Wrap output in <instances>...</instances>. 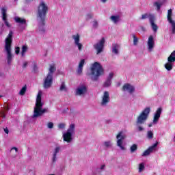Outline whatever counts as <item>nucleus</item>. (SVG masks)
Returning a JSON list of instances; mask_svg holds the SVG:
<instances>
[{
  "label": "nucleus",
  "instance_id": "nucleus-1",
  "mask_svg": "<svg viewBox=\"0 0 175 175\" xmlns=\"http://www.w3.org/2000/svg\"><path fill=\"white\" fill-rule=\"evenodd\" d=\"M48 13L49 7L42 1L37 8V20H39L40 27H44L46 25V17Z\"/></svg>",
  "mask_w": 175,
  "mask_h": 175
},
{
  "label": "nucleus",
  "instance_id": "nucleus-2",
  "mask_svg": "<svg viewBox=\"0 0 175 175\" xmlns=\"http://www.w3.org/2000/svg\"><path fill=\"white\" fill-rule=\"evenodd\" d=\"M43 95V92L42 91H39L37 95L36 105L34 107V111L33 114V118H36L38 117H40V116H43L44 113H47V109H43V103H42V96Z\"/></svg>",
  "mask_w": 175,
  "mask_h": 175
},
{
  "label": "nucleus",
  "instance_id": "nucleus-3",
  "mask_svg": "<svg viewBox=\"0 0 175 175\" xmlns=\"http://www.w3.org/2000/svg\"><path fill=\"white\" fill-rule=\"evenodd\" d=\"M13 42V31H10L7 38H5V49L7 51V64H12V59H13V55L12 54V43Z\"/></svg>",
  "mask_w": 175,
  "mask_h": 175
},
{
  "label": "nucleus",
  "instance_id": "nucleus-4",
  "mask_svg": "<svg viewBox=\"0 0 175 175\" xmlns=\"http://www.w3.org/2000/svg\"><path fill=\"white\" fill-rule=\"evenodd\" d=\"M91 73L88 74V76H93L92 77V80L93 81H98V79H99L100 76L103 75V66L99 64L98 62H95L90 68Z\"/></svg>",
  "mask_w": 175,
  "mask_h": 175
},
{
  "label": "nucleus",
  "instance_id": "nucleus-5",
  "mask_svg": "<svg viewBox=\"0 0 175 175\" xmlns=\"http://www.w3.org/2000/svg\"><path fill=\"white\" fill-rule=\"evenodd\" d=\"M150 107H146L142 111L139 116L137 117L136 120V126L138 128L139 132H142L144 131V129L140 125H143L146 121H147V118H148V116L150 114Z\"/></svg>",
  "mask_w": 175,
  "mask_h": 175
},
{
  "label": "nucleus",
  "instance_id": "nucleus-6",
  "mask_svg": "<svg viewBox=\"0 0 175 175\" xmlns=\"http://www.w3.org/2000/svg\"><path fill=\"white\" fill-rule=\"evenodd\" d=\"M75 132V124H70L68 129L67 130V132L65 133L63 135V139L64 142H66L67 143H70L73 140L72 138V135H73V133Z\"/></svg>",
  "mask_w": 175,
  "mask_h": 175
},
{
  "label": "nucleus",
  "instance_id": "nucleus-7",
  "mask_svg": "<svg viewBox=\"0 0 175 175\" xmlns=\"http://www.w3.org/2000/svg\"><path fill=\"white\" fill-rule=\"evenodd\" d=\"M117 140V146L120 147L121 150H125V147L122 146V143L125 139H126V135L124 133V131H120L118 134L116 135Z\"/></svg>",
  "mask_w": 175,
  "mask_h": 175
},
{
  "label": "nucleus",
  "instance_id": "nucleus-8",
  "mask_svg": "<svg viewBox=\"0 0 175 175\" xmlns=\"http://www.w3.org/2000/svg\"><path fill=\"white\" fill-rule=\"evenodd\" d=\"M105 38H103L98 42L93 45L94 49L96 51V54H100L105 49Z\"/></svg>",
  "mask_w": 175,
  "mask_h": 175
},
{
  "label": "nucleus",
  "instance_id": "nucleus-9",
  "mask_svg": "<svg viewBox=\"0 0 175 175\" xmlns=\"http://www.w3.org/2000/svg\"><path fill=\"white\" fill-rule=\"evenodd\" d=\"M53 77L50 75H46V77L44 79L43 82V88L45 90H49V88H51L53 85Z\"/></svg>",
  "mask_w": 175,
  "mask_h": 175
},
{
  "label": "nucleus",
  "instance_id": "nucleus-10",
  "mask_svg": "<svg viewBox=\"0 0 175 175\" xmlns=\"http://www.w3.org/2000/svg\"><path fill=\"white\" fill-rule=\"evenodd\" d=\"M172 14H173V11L172 10V9L168 10L167 18V21L172 25V33L174 34L175 33V22L172 18Z\"/></svg>",
  "mask_w": 175,
  "mask_h": 175
},
{
  "label": "nucleus",
  "instance_id": "nucleus-11",
  "mask_svg": "<svg viewBox=\"0 0 175 175\" xmlns=\"http://www.w3.org/2000/svg\"><path fill=\"white\" fill-rule=\"evenodd\" d=\"M110 103V94L109 92H105L100 103L101 106H107Z\"/></svg>",
  "mask_w": 175,
  "mask_h": 175
},
{
  "label": "nucleus",
  "instance_id": "nucleus-12",
  "mask_svg": "<svg viewBox=\"0 0 175 175\" xmlns=\"http://www.w3.org/2000/svg\"><path fill=\"white\" fill-rule=\"evenodd\" d=\"M88 91V88L87 86L82 85L77 88L75 95H85V94H87Z\"/></svg>",
  "mask_w": 175,
  "mask_h": 175
},
{
  "label": "nucleus",
  "instance_id": "nucleus-13",
  "mask_svg": "<svg viewBox=\"0 0 175 175\" xmlns=\"http://www.w3.org/2000/svg\"><path fill=\"white\" fill-rule=\"evenodd\" d=\"M157 147H158V142H157L152 146H150L146 150H145L142 154V157H147L150 155V154L152 152V151H154Z\"/></svg>",
  "mask_w": 175,
  "mask_h": 175
},
{
  "label": "nucleus",
  "instance_id": "nucleus-14",
  "mask_svg": "<svg viewBox=\"0 0 175 175\" xmlns=\"http://www.w3.org/2000/svg\"><path fill=\"white\" fill-rule=\"evenodd\" d=\"M72 39L75 40V46H77L79 51H81V47H83V44L80 43V35H72Z\"/></svg>",
  "mask_w": 175,
  "mask_h": 175
},
{
  "label": "nucleus",
  "instance_id": "nucleus-15",
  "mask_svg": "<svg viewBox=\"0 0 175 175\" xmlns=\"http://www.w3.org/2000/svg\"><path fill=\"white\" fill-rule=\"evenodd\" d=\"M149 21L150 23V25L152 27V29H153L154 32H157L158 31V25L155 24V16L154 15L149 16Z\"/></svg>",
  "mask_w": 175,
  "mask_h": 175
},
{
  "label": "nucleus",
  "instance_id": "nucleus-16",
  "mask_svg": "<svg viewBox=\"0 0 175 175\" xmlns=\"http://www.w3.org/2000/svg\"><path fill=\"white\" fill-rule=\"evenodd\" d=\"M161 114H162V107L158 108L156 111L153 118L154 124H157V122L159 121V118H161Z\"/></svg>",
  "mask_w": 175,
  "mask_h": 175
},
{
  "label": "nucleus",
  "instance_id": "nucleus-17",
  "mask_svg": "<svg viewBox=\"0 0 175 175\" xmlns=\"http://www.w3.org/2000/svg\"><path fill=\"white\" fill-rule=\"evenodd\" d=\"M85 63V60L84 59H82L79 64L77 70V74L78 76H81L83 75V68H84V64Z\"/></svg>",
  "mask_w": 175,
  "mask_h": 175
},
{
  "label": "nucleus",
  "instance_id": "nucleus-18",
  "mask_svg": "<svg viewBox=\"0 0 175 175\" xmlns=\"http://www.w3.org/2000/svg\"><path fill=\"white\" fill-rule=\"evenodd\" d=\"M122 91H128L129 94H132V92H135V88L129 83H126L122 87Z\"/></svg>",
  "mask_w": 175,
  "mask_h": 175
},
{
  "label": "nucleus",
  "instance_id": "nucleus-19",
  "mask_svg": "<svg viewBox=\"0 0 175 175\" xmlns=\"http://www.w3.org/2000/svg\"><path fill=\"white\" fill-rule=\"evenodd\" d=\"M114 77V73L110 72L107 78V80L104 83V87H110L111 85V79Z\"/></svg>",
  "mask_w": 175,
  "mask_h": 175
},
{
  "label": "nucleus",
  "instance_id": "nucleus-20",
  "mask_svg": "<svg viewBox=\"0 0 175 175\" xmlns=\"http://www.w3.org/2000/svg\"><path fill=\"white\" fill-rule=\"evenodd\" d=\"M154 37L152 36H150L148 40V49L152 50V49H154Z\"/></svg>",
  "mask_w": 175,
  "mask_h": 175
},
{
  "label": "nucleus",
  "instance_id": "nucleus-21",
  "mask_svg": "<svg viewBox=\"0 0 175 175\" xmlns=\"http://www.w3.org/2000/svg\"><path fill=\"white\" fill-rule=\"evenodd\" d=\"M60 150H61V148H59V147H56L55 148L53 159H52L53 162H56V161H57V154H58V152H59Z\"/></svg>",
  "mask_w": 175,
  "mask_h": 175
},
{
  "label": "nucleus",
  "instance_id": "nucleus-22",
  "mask_svg": "<svg viewBox=\"0 0 175 175\" xmlns=\"http://www.w3.org/2000/svg\"><path fill=\"white\" fill-rule=\"evenodd\" d=\"M55 70H57V68H55V66H54V65L51 66L47 75L52 76V77H53V76L54 75V72H55Z\"/></svg>",
  "mask_w": 175,
  "mask_h": 175
},
{
  "label": "nucleus",
  "instance_id": "nucleus-23",
  "mask_svg": "<svg viewBox=\"0 0 175 175\" xmlns=\"http://www.w3.org/2000/svg\"><path fill=\"white\" fill-rule=\"evenodd\" d=\"M168 62L174 64L175 62V51H174L170 55L167 57Z\"/></svg>",
  "mask_w": 175,
  "mask_h": 175
},
{
  "label": "nucleus",
  "instance_id": "nucleus-24",
  "mask_svg": "<svg viewBox=\"0 0 175 175\" xmlns=\"http://www.w3.org/2000/svg\"><path fill=\"white\" fill-rule=\"evenodd\" d=\"M16 23H18V24H27V21L24 18H21L20 17L15 18Z\"/></svg>",
  "mask_w": 175,
  "mask_h": 175
},
{
  "label": "nucleus",
  "instance_id": "nucleus-25",
  "mask_svg": "<svg viewBox=\"0 0 175 175\" xmlns=\"http://www.w3.org/2000/svg\"><path fill=\"white\" fill-rule=\"evenodd\" d=\"M165 68L166 70H167L168 71H170L173 69V63L170 62H167L165 64Z\"/></svg>",
  "mask_w": 175,
  "mask_h": 175
},
{
  "label": "nucleus",
  "instance_id": "nucleus-26",
  "mask_svg": "<svg viewBox=\"0 0 175 175\" xmlns=\"http://www.w3.org/2000/svg\"><path fill=\"white\" fill-rule=\"evenodd\" d=\"M110 19L111 21H113V23L117 24L120 21V16H111Z\"/></svg>",
  "mask_w": 175,
  "mask_h": 175
},
{
  "label": "nucleus",
  "instance_id": "nucleus-27",
  "mask_svg": "<svg viewBox=\"0 0 175 175\" xmlns=\"http://www.w3.org/2000/svg\"><path fill=\"white\" fill-rule=\"evenodd\" d=\"M112 53H114V54H118V44H114L113 45Z\"/></svg>",
  "mask_w": 175,
  "mask_h": 175
},
{
  "label": "nucleus",
  "instance_id": "nucleus-28",
  "mask_svg": "<svg viewBox=\"0 0 175 175\" xmlns=\"http://www.w3.org/2000/svg\"><path fill=\"white\" fill-rule=\"evenodd\" d=\"M28 50V47L25 45H23L22 46V51H21V55L22 57H24L25 55V53H27V51Z\"/></svg>",
  "mask_w": 175,
  "mask_h": 175
},
{
  "label": "nucleus",
  "instance_id": "nucleus-29",
  "mask_svg": "<svg viewBox=\"0 0 175 175\" xmlns=\"http://www.w3.org/2000/svg\"><path fill=\"white\" fill-rule=\"evenodd\" d=\"M27 92V85H25V86H23L22 88H21V91H20V92H19V94H20V95H25V92Z\"/></svg>",
  "mask_w": 175,
  "mask_h": 175
},
{
  "label": "nucleus",
  "instance_id": "nucleus-30",
  "mask_svg": "<svg viewBox=\"0 0 175 175\" xmlns=\"http://www.w3.org/2000/svg\"><path fill=\"white\" fill-rule=\"evenodd\" d=\"M2 16H2L3 21H8L7 16H6V10L4 8L2 9Z\"/></svg>",
  "mask_w": 175,
  "mask_h": 175
},
{
  "label": "nucleus",
  "instance_id": "nucleus-31",
  "mask_svg": "<svg viewBox=\"0 0 175 175\" xmlns=\"http://www.w3.org/2000/svg\"><path fill=\"white\" fill-rule=\"evenodd\" d=\"M59 91H65L66 92L67 90H66V85H65V82H62V85L59 88Z\"/></svg>",
  "mask_w": 175,
  "mask_h": 175
},
{
  "label": "nucleus",
  "instance_id": "nucleus-32",
  "mask_svg": "<svg viewBox=\"0 0 175 175\" xmlns=\"http://www.w3.org/2000/svg\"><path fill=\"white\" fill-rule=\"evenodd\" d=\"M152 137H154V133H152L151 131H148L147 132V138L150 139H152Z\"/></svg>",
  "mask_w": 175,
  "mask_h": 175
},
{
  "label": "nucleus",
  "instance_id": "nucleus-33",
  "mask_svg": "<svg viewBox=\"0 0 175 175\" xmlns=\"http://www.w3.org/2000/svg\"><path fill=\"white\" fill-rule=\"evenodd\" d=\"M131 152H135L137 150V145L133 144L130 148Z\"/></svg>",
  "mask_w": 175,
  "mask_h": 175
},
{
  "label": "nucleus",
  "instance_id": "nucleus-34",
  "mask_svg": "<svg viewBox=\"0 0 175 175\" xmlns=\"http://www.w3.org/2000/svg\"><path fill=\"white\" fill-rule=\"evenodd\" d=\"M33 73H36L38 72V65H36V63L35 62H33Z\"/></svg>",
  "mask_w": 175,
  "mask_h": 175
},
{
  "label": "nucleus",
  "instance_id": "nucleus-35",
  "mask_svg": "<svg viewBox=\"0 0 175 175\" xmlns=\"http://www.w3.org/2000/svg\"><path fill=\"white\" fill-rule=\"evenodd\" d=\"M133 44L134 46H136L137 44V42H139V40L137 39V37H136L135 34H133Z\"/></svg>",
  "mask_w": 175,
  "mask_h": 175
},
{
  "label": "nucleus",
  "instance_id": "nucleus-36",
  "mask_svg": "<svg viewBox=\"0 0 175 175\" xmlns=\"http://www.w3.org/2000/svg\"><path fill=\"white\" fill-rule=\"evenodd\" d=\"M150 16H152V14H142V20H146V18H150Z\"/></svg>",
  "mask_w": 175,
  "mask_h": 175
},
{
  "label": "nucleus",
  "instance_id": "nucleus-37",
  "mask_svg": "<svg viewBox=\"0 0 175 175\" xmlns=\"http://www.w3.org/2000/svg\"><path fill=\"white\" fill-rule=\"evenodd\" d=\"M143 170H144V163H141L139 165V172H143Z\"/></svg>",
  "mask_w": 175,
  "mask_h": 175
},
{
  "label": "nucleus",
  "instance_id": "nucleus-38",
  "mask_svg": "<svg viewBox=\"0 0 175 175\" xmlns=\"http://www.w3.org/2000/svg\"><path fill=\"white\" fill-rule=\"evenodd\" d=\"M65 126H66L65 123H60L58 124L59 129H65Z\"/></svg>",
  "mask_w": 175,
  "mask_h": 175
},
{
  "label": "nucleus",
  "instance_id": "nucleus-39",
  "mask_svg": "<svg viewBox=\"0 0 175 175\" xmlns=\"http://www.w3.org/2000/svg\"><path fill=\"white\" fill-rule=\"evenodd\" d=\"M154 5L157 6V10H161V7L162 6V4H160L158 2H154Z\"/></svg>",
  "mask_w": 175,
  "mask_h": 175
},
{
  "label": "nucleus",
  "instance_id": "nucleus-40",
  "mask_svg": "<svg viewBox=\"0 0 175 175\" xmlns=\"http://www.w3.org/2000/svg\"><path fill=\"white\" fill-rule=\"evenodd\" d=\"M0 116L3 118H6V111H1L0 112Z\"/></svg>",
  "mask_w": 175,
  "mask_h": 175
},
{
  "label": "nucleus",
  "instance_id": "nucleus-41",
  "mask_svg": "<svg viewBox=\"0 0 175 175\" xmlns=\"http://www.w3.org/2000/svg\"><path fill=\"white\" fill-rule=\"evenodd\" d=\"M47 127L49 128V129H52V128H54V124L51 122H49L47 124Z\"/></svg>",
  "mask_w": 175,
  "mask_h": 175
},
{
  "label": "nucleus",
  "instance_id": "nucleus-42",
  "mask_svg": "<svg viewBox=\"0 0 175 175\" xmlns=\"http://www.w3.org/2000/svg\"><path fill=\"white\" fill-rule=\"evenodd\" d=\"M15 53H16V54H17V55L20 54V46H16V47L15 48Z\"/></svg>",
  "mask_w": 175,
  "mask_h": 175
},
{
  "label": "nucleus",
  "instance_id": "nucleus-43",
  "mask_svg": "<svg viewBox=\"0 0 175 175\" xmlns=\"http://www.w3.org/2000/svg\"><path fill=\"white\" fill-rule=\"evenodd\" d=\"M104 146H105V147H110L111 146V144L110 143V142H104Z\"/></svg>",
  "mask_w": 175,
  "mask_h": 175
},
{
  "label": "nucleus",
  "instance_id": "nucleus-44",
  "mask_svg": "<svg viewBox=\"0 0 175 175\" xmlns=\"http://www.w3.org/2000/svg\"><path fill=\"white\" fill-rule=\"evenodd\" d=\"M92 14H88L86 15V20H90V18H91L92 17Z\"/></svg>",
  "mask_w": 175,
  "mask_h": 175
},
{
  "label": "nucleus",
  "instance_id": "nucleus-45",
  "mask_svg": "<svg viewBox=\"0 0 175 175\" xmlns=\"http://www.w3.org/2000/svg\"><path fill=\"white\" fill-rule=\"evenodd\" d=\"M4 23L6 27H8V28H10L11 25L8 21H4Z\"/></svg>",
  "mask_w": 175,
  "mask_h": 175
},
{
  "label": "nucleus",
  "instance_id": "nucleus-46",
  "mask_svg": "<svg viewBox=\"0 0 175 175\" xmlns=\"http://www.w3.org/2000/svg\"><path fill=\"white\" fill-rule=\"evenodd\" d=\"M93 27L96 28L98 27V21H95L93 23Z\"/></svg>",
  "mask_w": 175,
  "mask_h": 175
},
{
  "label": "nucleus",
  "instance_id": "nucleus-47",
  "mask_svg": "<svg viewBox=\"0 0 175 175\" xmlns=\"http://www.w3.org/2000/svg\"><path fill=\"white\" fill-rule=\"evenodd\" d=\"M4 132H5V133H6L7 135H8V134H9V129H8V127H5V128L4 129Z\"/></svg>",
  "mask_w": 175,
  "mask_h": 175
},
{
  "label": "nucleus",
  "instance_id": "nucleus-48",
  "mask_svg": "<svg viewBox=\"0 0 175 175\" xmlns=\"http://www.w3.org/2000/svg\"><path fill=\"white\" fill-rule=\"evenodd\" d=\"M4 109H5V110L6 111H9V110H10V108H9V105H5V107H4Z\"/></svg>",
  "mask_w": 175,
  "mask_h": 175
},
{
  "label": "nucleus",
  "instance_id": "nucleus-49",
  "mask_svg": "<svg viewBox=\"0 0 175 175\" xmlns=\"http://www.w3.org/2000/svg\"><path fill=\"white\" fill-rule=\"evenodd\" d=\"M27 66H28V62H25L23 64V68H27Z\"/></svg>",
  "mask_w": 175,
  "mask_h": 175
},
{
  "label": "nucleus",
  "instance_id": "nucleus-50",
  "mask_svg": "<svg viewBox=\"0 0 175 175\" xmlns=\"http://www.w3.org/2000/svg\"><path fill=\"white\" fill-rule=\"evenodd\" d=\"M105 167H106V165H102L100 167V170H103L105 169Z\"/></svg>",
  "mask_w": 175,
  "mask_h": 175
},
{
  "label": "nucleus",
  "instance_id": "nucleus-51",
  "mask_svg": "<svg viewBox=\"0 0 175 175\" xmlns=\"http://www.w3.org/2000/svg\"><path fill=\"white\" fill-rule=\"evenodd\" d=\"M12 150H16V152H17V151H18V149L17 148H16V147H13V148H12Z\"/></svg>",
  "mask_w": 175,
  "mask_h": 175
},
{
  "label": "nucleus",
  "instance_id": "nucleus-52",
  "mask_svg": "<svg viewBox=\"0 0 175 175\" xmlns=\"http://www.w3.org/2000/svg\"><path fill=\"white\" fill-rule=\"evenodd\" d=\"M32 1H33V0H26V2H27V3H28L29 2H32Z\"/></svg>",
  "mask_w": 175,
  "mask_h": 175
},
{
  "label": "nucleus",
  "instance_id": "nucleus-53",
  "mask_svg": "<svg viewBox=\"0 0 175 175\" xmlns=\"http://www.w3.org/2000/svg\"><path fill=\"white\" fill-rule=\"evenodd\" d=\"M148 126H149V128H151V126H152V124H149Z\"/></svg>",
  "mask_w": 175,
  "mask_h": 175
},
{
  "label": "nucleus",
  "instance_id": "nucleus-54",
  "mask_svg": "<svg viewBox=\"0 0 175 175\" xmlns=\"http://www.w3.org/2000/svg\"><path fill=\"white\" fill-rule=\"evenodd\" d=\"M107 0H102L103 2H106Z\"/></svg>",
  "mask_w": 175,
  "mask_h": 175
},
{
  "label": "nucleus",
  "instance_id": "nucleus-55",
  "mask_svg": "<svg viewBox=\"0 0 175 175\" xmlns=\"http://www.w3.org/2000/svg\"><path fill=\"white\" fill-rule=\"evenodd\" d=\"M41 31H42V32H44V29H42Z\"/></svg>",
  "mask_w": 175,
  "mask_h": 175
},
{
  "label": "nucleus",
  "instance_id": "nucleus-56",
  "mask_svg": "<svg viewBox=\"0 0 175 175\" xmlns=\"http://www.w3.org/2000/svg\"><path fill=\"white\" fill-rule=\"evenodd\" d=\"M0 98H2V95L0 96Z\"/></svg>",
  "mask_w": 175,
  "mask_h": 175
}]
</instances>
